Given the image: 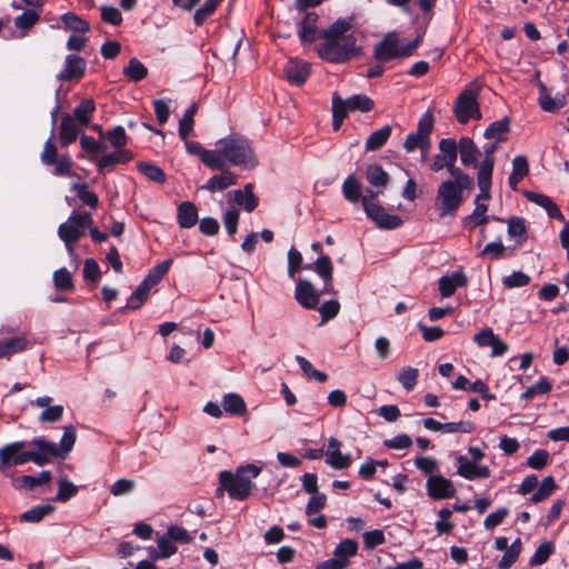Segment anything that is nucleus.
<instances>
[{"instance_id":"12","label":"nucleus","mask_w":569,"mask_h":569,"mask_svg":"<svg viewBox=\"0 0 569 569\" xmlns=\"http://www.w3.org/2000/svg\"><path fill=\"white\" fill-rule=\"evenodd\" d=\"M295 298L301 307L308 310L317 309L320 302V293L310 281L303 279H299L296 283Z\"/></svg>"},{"instance_id":"63","label":"nucleus","mask_w":569,"mask_h":569,"mask_svg":"<svg viewBox=\"0 0 569 569\" xmlns=\"http://www.w3.org/2000/svg\"><path fill=\"white\" fill-rule=\"evenodd\" d=\"M476 208L472 211V213L465 218V222L469 223L472 222L473 226H482L488 221L487 210L488 207L485 203H475Z\"/></svg>"},{"instance_id":"23","label":"nucleus","mask_w":569,"mask_h":569,"mask_svg":"<svg viewBox=\"0 0 569 569\" xmlns=\"http://www.w3.org/2000/svg\"><path fill=\"white\" fill-rule=\"evenodd\" d=\"M525 197L530 201L533 202L542 208L546 209L549 217L555 218L559 221H563L565 217L561 213L559 207L553 202V200L545 196L542 193L533 192V191H526Z\"/></svg>"},{"instance_id":"55","label":"nucleus","mask_w":569,"mask_h":569,"mask_svg":"<svg viewBox=\"0 0 569 569\" xmlns=\"http://www.w3.org/2000/svg\"><path fill=\"white\" fill-rule=\"evenodd\" d=\"M550 459V455L545 449L536 450L531 456L527 458V466L533 470L543 469Z\"/></svg>"},{"instance_id":"46","label":"nucleus","mask_w":569,"mask_h":569,"mask_svg":"<svg viewBox=\"0 0 569 569\" xmlns=\"http://www.w3.org/2000/svg\"><path fill=\"white\" fill-rule=\"evenodd\" d=\"M151 286L148 284L144 280L138 286L136 291L130 296L127 307L132 310L139 309L143 302L147 300L149 292L151 290Z\"/></svg>"},{"instance_id":"40","label":"nucleus","mask_w":569,"mask_h":569,"mask_svg":"<svg viewBox=\"0 0 569 569\" xmlns=\"http://www.w3.org/2000/svg\"><path fill=\"white\" fill-rule=\"evenodd\" d=\"M73 191L82 204L88 206L91 209H96L99 203L97 193L89 189L88 186L82 183H73Z\"/></svg>"},{"instance_id":"38","label":"nucleus","mask_w":569,"mask_h":569,"mask_svg":"<svg viewBox=\"0 0 569 569\" xmlns=\"http://www.w3.org/2000/svg\"><path fill=\"white\" fill-rule=\"evenodd\" d=\"M27 339L22 336L0 341V358H8L17 352L22 351L27 347Z\"/></svg>"},{"instance_id":"56","label":"nucleus","mask_w":569,"mask_h":569,"mask_svg":"<svg viewBox=\"0 0 569 569\" xmlns=\"http://www.w3.org/2000/svg\"><path fill=\"white\" fill-rule=\"evenodd\" d=\"M313 266V270L322 280H332V263L328 256H319Z\"/></svg>"},{"instance_id":"19","label":"nucleus","mask_w":569,"mask_h":569,"mask_svg":"<svg viewBox=\"0 0 569 569\" xmlns=\"http://www.w3.org/2000/svg\"><path fill=\"white\" fill-rule=\"evenodd\" d=\"M538 89H539L538 102H539L540 108L543 111L555 112L558 109H560L567 104L566 94L558 93V94H556V97H551L550 91L542 82H539Z\"/></svg>"},{"instance_id":"34","label":"nucleus","mask_w":569,"mask_h":569,"mask_svg":"<svg viewBox=\"0 0 569 569\" xmlns=\"http://www.w3.org/2000/svg\"><path fill=\"white\" fill-rule=\"evenodd\" d=\"M198 112V103L192 102L179 121V136L187 140L193 132L194 116Z\"/></svg>"},{"instance_id":"30","label":"nucleus","mask_w":569,"mask_h":569,"mask_svg":"<svg viewBox=\"0 0 569 569\" xmlns=\"http://www.w3.org/2000/svg\"><path fill=\"white\" fill-rule=\"evenodd\" d=\"M529 173V163L526 156H517L512 160V172L508 178L509 186L516 190L518 183Z\"/></svg>"},{"instance_id":"28","label":"nucleus","mask_w":569,"mask_h":569,"mask_svg":"<svg viewBox=\"0 0 569 569\" xmlns=\"http://www.w3.org/2000/svg\"><path fill=\"white\" fill-rule=\"evenodd\" d=\"M318 16L315 12L306 13L299 24V38L302 42H313L317 39Z\"/></svg>"},{"instance_id":"5","label":"nucleus","mask_w":569,"mask_h":569,"mask_svg":"<svg viewBox=\"0 0 569 569\" xmlns=\"http://www.w3.org/2000/svg\"><path fill=\"white\" fill-rule=\"evenodd\" d=\"M468 453L470 455V459L462 455L455 456L457 475L467 480L489 478L491 475L490 468L478 463V461L485 458V452L479 447H469Z\"/></svg>"},{"instance_id":"6","label":"nucleus","mask_w":569,"mask_h":569,"mask_svg":"<svg viewBox=\"0 0 569 569\" xmlns=\"http://www.w3.org/2000/svg\"><path fill=\"white\" fill-rule=\"evenodd\" d=\"M480 86L477 82L469 83L458 96L455 104V114L457 120L465 124L471 118L481 119V112L478 103Z\"/></svg>"},{"instance_id":"41","label":"nucleus","mask_w":569,"mask_h":569,"mask_svg":"<svg viewBox=\"0 0 569 569\" xmlns=\"http://www.w3.org/2000/svg\"><path fill=\"white\" fill-rule=\"evenodd\" d=\"M522 542L520 538H517L511 546L505 551L501 560L499 561L497 569H509L519 558L521 552Z\"/></svg>"},{"instance_id":"58","label":"nucleus","mask_w":569,"mask_h":569,"mask_svg":"<svg viewBox=\"0 0 569 569\" xmlns=\"http://www.w3.org/2000/svg\"><path fill=\"white\" fill-rule=\"evenodd\" d=\"M358 543L356 540L352 539H343L341 542L336 547L333 555L335 557H342V558H351L357 555L358 552Z\"/></svg>"},{"instance_id":"11","label":"nucleus","mask_w":569,"mask_h":569,"mask_svg":"<svg viewBox=\"0 0 569 569\" xmlns=\"http://www.w3.org/2000/svg\"><path fill=\"white\" fill-rule=\"evenodd\" d=\"M427 493L435 500H442L452 498L456 493V488L451 480L441 475H431L426 482Z\"/></svg>"},{"instance_id":"29","label":"nucleus","mask_w":569,"mask_h":569,"mask_svg":"<svg viewBox=\"0 0 569 569\" xmlns=\"http://www.w3.org/2000/svg\"><path fill=\"white\" fill-rule=\"evenodd\" d=\"M237 183V177L234 173L230 171H226L221 174H217L211 177L204 186H202V189H206L210 192L216 191H223L231 186H234Z\"/></svg>"},{"instance_id":"14","label":"nucleus","mask_w":569,"mask_h":569,"mask_svg":"<svg viewBox=\"0 0 569 569\" xmlns=\"http://www.w3.org/2000/svg\"><path fill=\"white\" fill-rule=\"evenodd\" d=\"M341 442L337 438L328 439V449L326 451V463L332 469L342 470L347 469L352 463L350 453H342L340 451Z\"/></svg>"},{"instance_id":"24","label":"nucleus","mask_w":569,"mask_h":569,"mask_svg":"<svg viewBox=\"0 0 569 569\" xmlns=\"http://www.w3.org/2000/svg\"><path fill=\"white\" fill-rule=\"evenodd\" d=\"M186 141V149L190 154L199 156L201 161L211 169H219L221 166L218 162L216 149L206 150L200 143L194 141Z\"/></svg>"},{"instance_id":"60","label":"nucleus","mask_w":569,"mask_h":569,"mask_svg":"<svg viewBox=\"0 0 569 569\" xmlns=\"http://www.w3.org/2000/svg\"><path fill=\"white\" fill-rule=\"evenodd\" d=\"M552 552H553L552 543L549 541L543 542L537 548V550L530 558L529 563L531 566L542 565L548 560V558L551 556Z\"/></svg>"},{"instance_id":"59","label":"nucleus","mask_w":569,"mask_h":569,"mask_svg":"<svg viewBox=\"0 0 569 569\" xmlns=\"http://www.w3.org/2000/svg\"><path fill=\"white\" fill-rule=\"evenodd\" d=\"M475 430V423L468 420H461L458 422H446L442 423L443 433H471Z\"/></svg>"},{"instance_id":"44","label":"nucleus","mask_w":569,"mask_h":569,"mask_svg":"<svg viewBox=\"0 0 569 569\" xmlns=\"http://www.w3.org/2000/svg\"><path fill=\"white\" fill-rule=\"evenodd\" d=\"M171 263L172 259H168L156 264L149 270L147 277L143 280L151 287L157 286L161 281V279L167 274Z\"/></svg>"},{"instance_id":"51","label":"nucleus","mask_w":569,"mask_h":569,"mask_svg":"<svg viewBox=\"0 0 569 569\" xmlns=\"http://www.w3.org/2000/svg\"><path fill=\"white\" fill-rule=\"evenodd\" d=\"M500 143L501 142H497L496 140H492V142L483 146L485 158L481 161V163L479 164V171L492 173L493 167H495L493 154Z\"/></svg>"},{"instance_id":"15","label":"nucleus","mask_w":569,"mask_h":569,"mask_svg":"<svg viewBox=\"0 0 569 569\" xmlns=\"http://www.w3.org/2000/svg\"><path fill=\"white\" fill-rule=\"evenodd\" d=\"M439 153L433 157L431 170L439 172L447 166H451L452 161H457V143L453 139L447 138L439 142Z\"/></svg>"},{"instance_id":"57","label":"nucleus","mask_w":569,"mask_h":569,"mask_svg":"<svg viewBox=\"0 0 569 569\" xmlns=\"http://www.w3.org/2000/svg\"><path fill=\"white\" fill-rule=\"evenodd\" d=\"M446 169L453 178V182L458 183L459 187L470 189L473 184V180L467 173H465L460 168L456 167V161H452L451 166H447Z\"/></svg>"},{"instance_id":"35","label":"nucleus","mask_w":569,"mask_h":569,"mask_svg":"<svg viewBox=\"0 0 569 569\" xmlns=\"http://www.w3.org/2000/svg\"><path fill=\"white\" fill-rule=\"evenodd\" d=\"M226 412L232 416H242L247 412V406L242 397L237 393H228L222 399Z\"/></svg>"},{"instance_id":"53","label":"nucleus","mask_w":569,"mask_h":569,"mask_svg":"<svg viewBox=\"0 0 569 569\" xmlns=\"http://www.w3.org/2000/svg\"><path fill=\"white\" fill-rule=\"evenodd\" d=\"M222 0H207L204 4L194 12L193 20L200 27L216 11Z\"/></svg>"},{"instance_id":"7","label":"nucleus","mask_w":569,"mask_h":569,"mask_svg":"<svg viewBox=\"0 0 569 569\" xmlns=\"http://www.w3.org/2000/svg\"><path fill=\"white\" fill-rule=\"evenodd\" d=\"M419 40L401 47L396 32L388 33L375 48V58L386 62L397 58L409 57L418 47Z\"/></svg>"},{"instance_id":"61","label":"nucleus","mask_w":569,"mask_h":569,"mask_svg":"<svg viewBox=\"0 0 569 569\" xmlns=\"http://www.w3.org/2000/svg\"><path fill=\"white\" fill-rule=\"evenodd\" d=\"M39 20V13L36 10H27L14 19V26L18 29L28 30Z\"/></svg>"},{"instance_id":"33","label":"nucleus","mask_w":569,"mask_h":569,"mask_svg":"<svg viewBox=\"0 0 569 569\" xmlns=\"http://www.w3.org/2000/svg\"><path fill=\"white\" fill-rule=\"evenodd\" d=\"M31 445L37 447V451L33 455L40 456L43 460V465L49 461L50 458L61 456V449L53 442H48L44 439H33Z\"/></svg>"},{"instance_id":"62","label":"nucleus","mask_w":569,"mask_h":569,"mask_svg":"<svg viewBox=\"0 0 569 569\" xmlns=\"http://www.w3.org/2000/svg\"><path fill=\"white\" fill-rule=\"evenodd\" d=\"M530 282V277L521 271H513L510 276L502 279L506 288H520Z\"/></svg>"},{"instance_id":"22","label":"nucleus","mask_w":569,"mask_h":569,"mask_svg":"<svg viewBox=\"0 0 569 569\" xmlns=\"http://www.w3.org/2000/svg\"><path fill=\"white\" fill-rule=\"evenodd\" d=\"M338 104L348 114V112L355 111L369 112L373 109L375 102L366 94H355L347 99L340 97V103Z\"/></svg>"},{"instance_id":"31","label":"nucleus","mask_w":569,"mask_h":569,"mask_svg":"<svg viewBox=\"0 0 569 569\" xmlns=\"http://www.w3.org/2000/svg\"><path fill=\"white\" fill-rule=\"evenodd\" d=\"M510 130V119L508 117L492 122L485 131V138L488 140H496L497 142L507 141L506 134Z\"/></svg>"},{"instance_id":"42","label":"nucleus","mask_w":569,"mask_h":569,"mask_svg":"<svg viewBox=\"0 0 569 569\" xmlns=\"http://www.w3.org/2000/svg\"><path fill=\"white\" fill-rule=\"evenodd\" d=\"M557 489V483L553 477H545L538 488V490L531 496L530 501L532 503H539L548 499L552 492Z\"/></svg>"},{"instance_id":"4","label":"nucleus","mask_w":569,"mask_h":569,"mask_svg":"<svg viewBox=\"0 0 569 569\" xmlns=\"http://www.w3.org/2000/svg\"><path fill=\"white\" fill-rule=\"evenodd\" d=\"M325 42L318 48L319 56L335 63L350 60L360 51L356 38L323 39Z\"/></svg>"},{"instance_id":"10","label":"nucleus","mask_w":569,"mask_h":569,"mask_svg":"<svg viewBox=\"0 0 569 569\" xmlns=\"http://www.w3.org/2000/svg\"><path fill=\"white\" fill-rule=\"evenodd\" d=\"M24 446L26 443L23 441H17L0 449V471H4L6 467L9 466L11 461L14 465H23L29 461H33L39 466L43 465L42 458L38 455H33V451L21 452Z\"/></svg>"},{"instance_id":"16","label":"nucleus","mask_w":569,"mask_h":569,"mask_svg":"<svg viewBox=\"0 0 569 569\" xmlns=\"http://www.w3.org/2000/svg\"><path fill=\"white\" fill-rule=\"evenodd\" d=\"M94 112L96 102L92 98L81 99L73 108V140L77 137V128L89 127Z\"/></svg>"},{"instance_id":"25","label":"nucleus","mask_w":569,"mask_h":569,"mask_svg":"<svg viewBox=\"0 0 569 569\" xmlns=\"http://www.w3.org/2000/svg\"><path fill=\"white\" fill-rule=\"evenodd\" d=\"M458 151L460 153V160L463 166H477L479 150L472 139L468 137L461 138L457 144V152Z\"/></svg>"},{"instance_id":"48","label":"nucleus","mask_w":569,"mask_h":569,"mask_svg":"<svg viewBox=\"0 0 569 569\" xmlns=\"http://www.w3.org/2000/svg\"><path fill=\"white\" fill-rule=\"evenodd\" d=\"M296 361L298 362V365L300 366L302 372L305 373V376L307 378L313 379V380H316L318 382L327 381L328 376L325 372L317 370L312 366V363L308 359H306L305 357L296 356Z\"/></svg>"},{"instance_id":"32","label":"nucleus","mask_w":569,"mask_h":569,"mask_svg":"<svg viewBox=\"0 0 569 569\" xmlns=\"http://www.w3.org/2000/svg\"><path fill=\"white\" fill-rule=\"evenodd\" d=\"M234 200L246 211L251 212L258 206V198L253 193V184L247 183L243 189L234 191Z\"/></svg>"},{"instance_id":"39","label":"nucleus","mask_w":569,"mask_h":569,"mask_svg":"<svg viewBox=\"0 0 569 569\" xmlns=\"http://www.w3.org/2000/svg\"><path fill=\"white\" fill-rule=\"evenodd\" d=\"M123 74L128 80L139 82L148 76V69L140 60L131 58L123 69Z\"/></svg>"},{"instance_id":"17","label":"nucleus","mask_w":569,"mask_h":569,"mask_svg":"<svg viewBox=\"0 0 569 569\" xmlns=\"http://www.w3.org/2000/svg\"><path fill=\"white\" fill-rule=\"evenodd\" d=\"M468 283V278L462 270H457L450 274L442 276L439 279V291L442 298L451 297L458 288H463Z\"/></svg>"},{"instance_id":"9","label":"nucleus","mask_w":569,"mask_h":569,"mask_svg":"<svg viewBox=\"0 0 569 569\" xmlns=\"http://www.w3.org/2000/svg\"><path fill=\"white\" fill-rule=\"evenodd\" d=\"M362 207L368 218H370L377 227L381 229H396L402 224L401 217L388 213L386 209L375 201V198L363 194Z\"/></svg>"},{"instance_id":"52","label":"nucleus","mask_w":569,"mask_h":569,"mask_svg":"<svg viewBox=\"0 0 569 569\" xmlns=\"http://www.w3.org/2000/svg\"><path fill=\"white\" fill-rule=\"evenodd\" d=\"M418 377V369L412 367H403L398 372L397 379L406 390L410 391L417 385Z\"/></svg>"},{"instance_id":"13","label":"nucleus","mask_w":569,"mask_h":569,"mask_svg":"<svg viewBox=\"0 0 569 569\" xmlns=\"http://www.w3.org/2000/svg\"><path fill=\"white\" fill-rule=\"evenodd\" d=\"M366 179L373 189H368L366 194L377 198L383 193L385 188L389 183V174L379 164H370L366 169Z\"/></svg>"},{"instance_id":"3","label":"nucleus","mask_w":569,"mask_h":569,"mask_svg":"<svg viewBox=\"0 0 569 569\" xmlns=\"http://www.w3.org/2000/svg\"><path fill=\"white\" fill-rule=\"evenodd\" d=\"M467 188L459 187L458 183L446 180L437 189L435 208L440 218L452 217L463 202V191Z\"/></svg>"},{"instance_id":"37","label":"nucleus","mask_w":569,"mask_h":569,"mask_svg":"<svg viewBox=\"0 0 569 569\" xmlns=\"http://www.w3.org/2000/svg\"><path fill=\"white\" fill-rule=\"evenodd\" d=\"M51 473L49 471H41L37 476H22L16 479L14 487L18 489H33L41 485L49 482Z\"/></svg>"},{"instance_id":"64","label":"nucleus","mask_w":569,"mask_h":569,"mask_svg":"<svg viewBox=\"0 0 569 569\" xmlns=\"http://www.w3.org/2000/svg\"><path fill=\"white\" fill-rule=\"evenodd\" d=\"M318 310L321 315L322 323H325V322L333 319L339 313L340 303L337 300H329V301L323 302L318 308Z\"/></svg>"},{"instance_id":"26","label":"nucleus","mask_w":569,"mask_h":569,"mask_svg":"<svg viewBox=\"0 0 569 569\" xmlns=\"http://www.w3.org/2000/svg\"><path fill=\"white\" fill-rule=\"evenodd\" d=\"M177 219L180 228H192L198 221L197 207L190 201L182 202L178 207Z\"/></svg>"},{"instance_id":"2","label":"nucleus","mask_w":569,"mask_h":569,"mask_svg":"<svg viewBox=\"0 0 569 569\" xmlns=\"http://www.w3.org/2000/svg\"><path fill=\"white\" fill-rule=\"evenodd\" d=\"M262 471V467L249 463L237 468L236 472L222 471L219 476L220 489L228 492L231 499L244 500L253 489L252 479Z\"/></svg>"},{"instance_id":"43","label":"nucleus","mask_w":569,"mask_h":569,"mask_svg":"<svg viewBox=\"0 0 569 569\" xmlns=\"http://www.w3.org/2000/svg\"><path fill=\"white\" fill-rule=\"evenodd\" d=\"M342 192L345 198L350 202H358L359 200L362 201L363 196L361 194V187L353 174L349 176L345 180L342 184Z\"/></svg>"},{"instance_id":"36","label":"nucleus","mask_w":569,"mask_h":569,"mask_svg":"<svg viewBox=\"0 0 569 569\" xmlns=\"http://www.w3.org/2000/svg\"><path fill=\"white\" fill-rule=\"evenodd\" d=\"M391 131L392 128L389 124L373 131L366 141V150L375 151L380 149L390 138Z\"/></svg>"},{"instance_id":"27","label":"nucleus","mask_w":569,"mask_h":569,"mask_svg":"<svg viewBox=\"0 0 569 569\" xmlns=\"http://www.w3.org/2000/svg\"><path fill=\"white\" fill-rule=\"evenodd\" d=\"M79 143L81 148V152L79 153V158H84L90 161L97 162V156L104 150V147L99 143L93 137L87 136L82 133L79 138Z\"/></svg>"},{"instance_id":"1","label":"nucleus","mask_w":569,"mask_h":569,"mask_svg":"<svg viewBox=\"0 0 569 569\" xmlns=\"http://www.w3.org/2000/svg\"><path fill=\"white\" fill-rule=\"evenodd\" d=\"M216 153L221 164L218 170H224L230 164L246 169H253L258 164L251 142L239 134L220 139L217 142Z\"/></svg>"},{"instance_id":"49","label":"nucleus","mask_w":569,"mask_h":569,"mask_svg":"<svg viewBox=\"0 0 569 569\" xmlns=\"http://www.w3.org/2000/svg\"><path fill=\"white\" fill-rule=\"evenodd\" d=\"M52 507L50 505H41V506H34L31 509L27 510L20 516V520L23 522H39L41 521L47 515H49L52 511Z\"/></svg>"},{"instance_id":"18","label":"nucleus","mask_w":569,"mask_h":569,"mask_svg":"<svg viewBox=\"0 0 569 569\" xmlns=\"http://www.w3.org/2000/svg\"><path fill=\"white\" fill-rule=\"evenodd\" d=\"M284 72L290 83L301 86L310 76V66L306 61L290 59L286 64Z\"/></svg>"},{"instance_id":"45","label":"nucleus","mask_w":569,"mask_h":569,"mask_svg":"<svg viewBox=\"0 0 569 569\" xmlns=\"http://www.w3.org/2000/svg\"><path fill=\"white\" fill-rule=\"evenodd\" d=\"M92 224L91 213H73V242L86 234Z\"/></svg>"},{"instance_id":"54","label":"nucleus","mask_w":569,"mask_h":569,"mask_svg":"<svg viewBox=\"0 0 569 569\" xmlns=\"http://www.w3.org/2000/svg\"><path fill=\"white\" fill-rule=\"evenodd\" d=\"M137 168L141 173H143L146 177H148L150 180L154 182H164L166 174L159 167L148 163V162H139L137 164Z\"/></svg>"},{"instance_id":"8","label":"nucleus","mask_w":569,"mask_h":569,"mask_svg":"<svg viewBox=\"0 0 569 569\" xmlns=\"http://www.w3.org/2000/svg\"><path fill=\"white\" fill-rule=\"evenodd\" d=\"M433 116L430 111L422 114L418 122L417 130L407 136L403 147L407 152L420 149L421 153L428 152L430 147V134L433 129Z\"/></svg>"},{"instance_id":"20","label":"nucleus","mask_w":569,"mask_h":569,"mask_svg":"<svg viewBox=\"0 0 569 569\" xmlns=\"http://www.w3.org/2000/svg\"><path fill=\"white\" fill-rule=\"evenodd\" d=\"M353 22L355 19L352 17L339 18L322 32L321 37L323 39L356 38L351 32Z\"/></svg>"},{"instance_id":"50","label":"nucleus","mask_w":569,"mask_h":569,"mask_svg":"<svg viewBox=\"0 0 569 569\" xmlns=\"http://www.w3.org/2000/svg\"><path fill=\"white\" fill-rule=\"evenodd\" d=\"M491 172L478 171V187L480 193L476 197L475 203H483L490 199Z\"/></svg>"},{"instance_id":"47","label":"nucleus","mask_w":569,"mask_h":569,"mask_svg":"<svg viewBox=\"0 0 569 569\" xmlns=\"http://www.w3.org/2000/svg\"><path fill=\"white\" fill-rule=\"evenodd\" d=\"M104 138L108 139L110 146L114 149H126L128 143V137L122 126H117L104 133Z\"/></svg>"},{"instance_id":"21","label":"nucleus","mask_w":569,"mask_h":569,"mask_svg":"<svg viewBox=\"0 0 569 569\" xmlns=\"http://www.w3.org/2000/svg\"><path fill=\"white\" fill-rule=\"evenodd\" d=\"M132 159V152L128 149H116L113 152L106 153L97 159L99 172H104L108 168L116 164H124Z\"/></svg>"}]
</instances>
